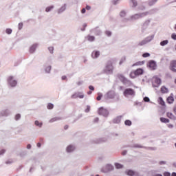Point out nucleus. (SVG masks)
Returning a JSON list of instances; mask_svg holds the SVG:
<instances>
[{
    "instance_id": "21",
    "label": "nucleus",
    "mask_w": 176,
    "mask_h": 176,
    "mask_svg": "<svg viewBox=\"0 0 176 176\" xmlns=\"http://www.w3.org/2000/svg\"><path fill=\"white\" fill-rule=\"evenodd\" d=\"M123 118V116H118L116 118L113 120V123L115 124H119L120 122H122V118Z\"/></svg>"
},
{
    "instance_id": "48",
    "label": "nucleus",
    "mask_w": 176,
    "mask_h": 176,
    "mask_svg": "<svg viewBox=\"0 0 176 176\" xmlns=\"http://www.w3.org/2000/svg\"><path fill=\"white\" fill-rule=\"evenodd\" d=\"M12 32H13V30L10 28H7L6 30V34H8V35H10V34H12Z\"/></svg>"
},
{
    "instance_id": "52",
    "label": "nucleus",
    "mask_w": 176,
    "mask_h": 176,
    "mask_svg": "<svg viewBox=\"0 0 176 176\" xmlns=\"http://www.w3.org/2000/svg\"><path fill=\"white\" fill-rule=\"evenodd\" d=\"M21 118V114L17 113L16 115H15V120H20Z\"/></svg>"
},
{
    "instance_id": "57",
    "label": "nucleus",
    "mask_w": 176,
    "mask_h": 176,
    "mask_svg": "<svg viewBox=\"0 0 176 176\" xmlns=\"http://www.w3.org/2000/svg\"><path fill=\"white\" fill-rule=\"evenodd\" d=\"M85 112L86 113H89V112H90V106L89 105L87 106V108L85 109Z\"/></svg>"
},
{
    "instance_id": "45",
    "label": "nucleus",
    "mask_w": 176,
    "mask_h": 176,
    "mask_svg": "<svg viewBox=\"0 0 176 176\" xmlns=\"http://www.w3.org/2000/svg\"><path fill=\"white\" fill-rule=\"evenodd\" d=\"M25 155H27V152L22 151L18 155V156H20V157H24L25 156Z\"/></svg>"
},
{
    "instance_id": "35",
    "label": "nucleus",
    "mask_w": 176,
    "mask_h": 176,
    "mask_svg": "<svg viewBox=\"0 0 176 176\" xmlns=\"http://www.w3.org/2000/svg\"><path fill=\"white\" fill-rule=\"evenodd\" d=\"M130 2L133 3L132 8H137V6H138V2H137V0H131Z\"/></svg>"
},
{
    "instance_id": "4",
    "label": "nucleus",
    "mask_w": 176,
    "mask_h": 176,
    "mask_svg": "<svg viewBox=\"0 0 176 176\" xmlns=\"http://www.w3.org/2000/svg\"><path fill=\"white\" fill-rule=\"evenodd\" d=\"M140 75H144V69L138 68L136 70L130 73V78L132 79H135L137 76H140Z\"/></svg>"
},
{
    "instance_id": "56",
    "label": "nucleus",
    "mask_w": 176,
    "mask_h": 176,
    "mask_svg": "<svg viewBox=\"0 0 176 176\" xmlns=\"http://www.w3.org/2000/svg\"><path fill=\"white\" fill-rule=\"evenodd\" d=\"M23 22H21L19 23L18 28H19V31L23 30Z\"/></svg>"
},
{
    "instance_id": "10",
    "label": "nucleus",
    "mask_w": 176,
    "mask_h": 176,
    "mask_svg": "<svg viewBox=\"0 0 176 176\" xmlns=\"http://www.w3.org/2000/svg\"><path fill=\"white\" fill-rule=\"evenodd\" d=\"M147 67L151 69V71H155L157 68V63L155 60H150L147 63Z\"/></svg>"
},
{
    "instance_id": "22",
    "label": "nucleus",
    "mask_w": 176,
    "mask_h": 176,
    "mask_svg": "<svg viewBox=\"0 0 176 176\" xmlns=\"http://www.w3.org/2000/svg\"><path fill=\"white\" fill-rule=\"evenodd\" d=\"M74 151H75V146L72 144L67 146L66 148V152H67V153H71V152H74Z\"/></svg>"
},
{
    "instance_id": "30",
    "label": "nucleus",
    "mask_w": 176,
    "mask_h": 176,
    "mask_svg": "<svg viewBox=\"0 0 176 176\" xmlns=\"http://www.w3.org/2000/svg\"><path fill=\"white\" fill-rule=\"evenodd\" d=\"M63 118L61 117H54V118H52L50 120V123H54V122H57L58 120H62Z\"/></svg>"
},
{
    "instance_id": "8",
    "label": "nucleus",
    "mask_w": 176,
    "mask_h": 176,
    "mask_svg": "<svg viewBox=\"0 0 176 176\" xmlns=\"http://www.w3.org/2000/svg\"><path fill=\"white\" fill-rule=\"evenodd\" d=\"M127 147L128 148H139L148 149L149 151H156L157 149V148H156V147H146V146H142L139 144L129 145Z\"/></svg>"
},
{
    "instance_id": "24",
    "label": "nucleus",
    "mask_w": 176,
    "mask_h": 176,
    "mask_svg": "<svg viewBox=\"0 0 176 176\" xmlns=\"http://www.w3.org/2000/svg\"><path fill=\"white\" fill-rule=\"evenodd\" d=\"M67 10V4H64L58 10V14H61V13H63Z\"/></svg>"
},
{
    "instance_id": "31",
    "label": "nucleus",
    "mask_w": 176,
    "mask_h": 176,
    "mask_svg": "<svg viewBox=\"0 0 176 176\" xmlns=\"http://www.w3.org/2000/svg\"><path fill=\"white\" fill-rule=\"evenodd\" d=\"M160 120L162 123H170V120L168 118H166L164 117H161Z\"/></svg>"
},
{
    "instance_id": "53",
    "label": "nucleus",
    "mask_w": 176,
    "mask_h": 176,
    "mask_svg": "<svg viewBox=\"0 0 176 176\" xmlns=\"http://www.w3.org/2000/svg\"><path fill=\"white\" fill-rule=\"evenodd\" d=\"M143 100L144 102H151V99L148 96H145Z\"/></svg>"
},
{
    "instance_id": "32",
    "label": "nucleus",
    "mask_w": 176,
    "mask_h": 176,
    "mask_svg": "<svg viewBox=\"0 0 176 176\" xmlns=\"http://www.w3.org/2000/svg\"><path fill=\"white\" fill-rule=\"evenodd\" d=\"M144 64H145V60L138 61L132 65V67H135L137 65H144Z\"/></svg>"
},
{
    "instance_id": "12",
    "label": "nucleus",
    "mask_w": 176,
    "mask_h": 176,
    "mask_svg": "<svg viewBox=\"0 0 176 176\" xmlns=\"http://www.w3.org/2000/svg\"><path fill=\"white\" fill-rule=\"evenodd\" d=\"M125 174L129 176H141L140 173L133 170V169H127L125 170Z\"/></svg>"
},
{
    "instance_id": "50",
    "label": "nucleus",
    "mask_w": 176,
    "mask_h": 176,
    "mask_svg": "<svg viewBox=\"0 0 176 176\" xmlns=\"http://www.w3.org/2000/svg\"><path fill=\"white\" fill-rule=\"evenodd\" d=\"M120 17H125L126 16V11L122 10L120 12Z\"/></svg>"
},
{
    "instance_id": "9",
    "label": "nucleus",
    "mask_w": 176,
    "mask_h": 176,
    "mask_svg": "<svg viewBox=\"0 0 176 176\" xmlns=\"http://www.w3.org/2000/svg\"><path fill=\"white\" fill-rule=\"evenodd\" d=\"M98 113L101 116H104V118H108V116H109V111H108V109H104L102 107L98 109Z\"/></svg>"
},
{
    "instance_id": "58",
    "label": "nucleus",
    "mask_w": 176,
    "mask_h": 176,
    "mask_svg": "<svg viewBox=\"0 0 176 176\" xmlns=\"http://www.w3.org/2000/svg\"><path fill=\"white\" fill-rule=\"evenodd\" d=\"M163 175L164 176H171V173L168 171H165L164 173H163Z\"/></svg>"
},
{
    "instance_id": "16",
    "label": "nucleus",
    "mask_w": 176,
    "mask_h": 176,
    "mask_svg": "<svg viewBox=\"0 0 176 176\" xmlns=\"http://www.w3.org/2000/svg\"><path fill=\"white\" fill-rule=\"evenodd\" d=\"M107 100H112L115 98V91H109L107 94L106 96H104Z\"/></svg>"
},
{
    "instance_id": "1",
    "label": "nucleus",
    "mask_w": 176,
    "mask_h": 176,
    "mask_svg": "<svg viewBox=\"0 0 176 176\" xmlns=\"http://www.w3.org/2000/svg\"><path fill=\"white\" fill-rule=\"evenodd\" d=\"M113 62L111 60H108L103 69V74L106 75H112L113 74Z\"/></svg>"
},
{
    "instance_id": "54",
    "label": "nucleus",
    "mask_w": 176,
    "mask_h": 176,
    "mask_svg": "<svg viewBox=\"0 0 176 176\" xmlns=\"http://www.w3.org/2000/svg\"><path fill=\"white\" fill-rule=\"evenodd\" d=\"M158 164L160 166H164V165L167 164V162L166 161H160Z\"/></svg>"
},
{
    "instance_id": "64",
    "label": "nucleus",
    "mask_w": 176,
    "mask_h": 176,
    "mask_svg": "<svg viewBox=\"0 0 176 176\" xmlns=\"http://www.w3.org/2000/svg\"><path fill=\"white\" fill-rule=\"evenodd\" d=\"M5 152H6V149H2L0 151V155H3L5 153Z\"/></svg>"
},
{
    "instance_id": "13",
    "label": "nucleus",
    "mask_w": 176,
    "mask_h": 176,
    "mask_svg": "<svg viewBox=\"0 0 176 176\" xmlns=\"http://www.w3.org/2000/svg\"><path fill=\"white\" fill-rule=\"evenodd\" d=\"M176 60H172L170 62L169 65V69L172 72L176 74Z\"/></svg>"
},
{
    "instance_id": "7",
    "label": "nucleus",
    "mask_w": 176,
    "mask_h": 176,
    "mask_svg": "<svg viewBox=\"0 0 176 176\" xmlns=\"http://www.w3.org/2000/svg\"><path fill=\"white\" fill-rule=\"evenodd\" d=\"M118 79L125 86H131L132 83L130 80H128L122 74H120L118 76Z\"/></svg>"
},
{
    "instance_id": "23",
    "label": "nucleus",
    "mask_w": 176,
    "mask_h": 176,
    "mask_svg": "<svg viewBox=\"0 0 176 176\" xmlns=\"http://www.w3.org/2000/svg\"><path fill=\"white\" fill-rule=\"evenodd\" d=\"M159 10V8H153L150 10L149 11L145 12L146 16H148V14H155V13H157V11Z\"/></svg>"
},
{
    "instance_id": "33",
    "label": "nucleus",
    "mask_w": 176,
    "mask_h": 176,
    "mask_svg": "<svg viewBox=\"0 0 176 176\" xmlns=\"http://www.w3.org/2000/svg\"><path fill=\"white\" fill-rule=\"evenodd\" d=\"M115 167L116 168H117V170H119L120 168H123L124 166L123 164H120V163H115Z\"/></svg>"
},
{
    "instance_id": "51",
    "label": "nucleus",
    "mask_w": 176,
    "mask_h": 176,
    "mask_svg": "<svg viewBox=\"0 0 176 176\" xmlns=\"http://www.w3.org/2000/svg\"><path fill=\"white\" fill-rule=\"evenodd\" d=\"M48 50L51 54H53L54 53V47H49Z\"/></svg>"
},
{
    "instance_id": "5",
    "label": "nucleus",
    "mask_w": 176,
    "mask_h": 176,
    "mask_svg": "<svg viewBox=\"0 0 176 176\" xmlns=\"http://www.w3.org/2000/svg\"><path fill=\"white\" fill-rule=\"evenodd\" d=\"M154 38H155V34L148 36L146 37L144 39H143L142 41L139 42L138 43V46H144V45L149 43V42H152V41H153Z\"/></svg>"
},
{
    "instance_id": "19",
    "label": "nucleus",
    "mask_w": 176,
    "mask_h": 176,
    "mask_svg": "<svg viewBox=\"0 0 176 176\" xmlns=\"http://www.w3.org/2000/svg\"><path fill=\"white\" fill-rule=\"evenodd\" d=\"M9 115H10V110L9 109H4L0 112V116H2V117L3 116L8 117L9 116Z\"/></svg>"
},
{
    "instance_id": "49",
    "label": "nucleus",
    "mask_w": 176,
    "mask_h": 176,
    "mask_svg": "<svg viewBox=\"0 0 176 176\" xmlns=\"http://www.w3.org/2000/svg\"><path fill=\"white\" fill-rule=\"evenodd\" d=\"M124 61H126V56H124L121 58V60H120L119 65H122Z\"/></svg>"
},
{
    "instance_id": "29",
    "label": "nucleus",
    "mask_w": 176,
    "mask_h": 176,
    "mask_svg": "<svg viewBox=\"0 0 176 176\" xmlns=\"http://www.w3.org/2000/svg\"><path fill=\"white\" fill-rule=\"evenodd\" d=\"M161 93L162 94H167L168 93V88L166 87V86H162L161 87Z\"/></svg>"
},
{
    "instance_id": "17",
    "label": "nucleus",
    "mask_w": 176,
    "mask_h": 176,
    "mask_svg": "<svg viewBox=\"0 0 176 176\" xmlns=\"http://www.w3.org/2000/svg\"><path fill=\"white\" fill-rule=\"evenodd\" d=\"M38 45L39 44L36 43L33 44L32 46H30L29 48V53H30V54H34V53H35V52L36 51V48Z\"/></svg>"
},
{
    "instance_id": "11",
    "label": "nucleus",
    "mask_w": 176,
    "mask_h": 176,
    "mask_svg": "<svg viewBox=\"0 0 176 176\" xmlns=\"http://www.w3.org/2000/svg\"><path fill=\"white\" fill-rule=\"evenodd\" d=\"M153 79H154V82H152L153 87H159V86L162 85V78L155 76L153 77Z\"/></svg>"
},
{
    "instance_id": "42",
    "label": "nucleus",
    "mask_w": 176,
    "mask_h": 176,
    "mask_svg": "<svg viewBox=\"0 0 176 176\" xmlns=\"http://www.w3.org/2000/svg\"><path fill=\"white\" fill-rule=\"evenodd\" d=\"M142 57L146 58L147 57H151V54L149 52H144L142 54Z\"/></svg>"
},
{
    "instance_id": "28",
    "label": "nucleus",
    "mask_w": 176,
    "mask_h": 176,
    "mask_svg": "<svg viewBox=\"0 0 176 176\" xmlns=\"http://www.w3.org/2000/svg\"><path fill=\"white\" fill-rule=\"evenodd\" d=\"M166 116H167V118H168L169 119H172L173 120H175V119H176L175 116H174V114H173V113H171V112H167Z\"/></svg>"
},
{
    "instance_id": "39",
    "label": "nucleus",
    "mask_w": 176,
    "mask_h": 176,
    "mask_svg": "<svg viewBox=\"0 0 176 176\" xmlns=\"http://www.w3.org/2000/svg\"><path fill=\"white\" fill-rule=\"evenodd\" d=\"M34 124H35V126H37L38 127H40V128L42 127V126H43V123L39 122L38 120H36L34 122Z\"/></svg>"
},
{
    "instance_id": "60",
    "label": "nucleus",
    "mask_w": 176,
    "mask_h": 176,
    "mask_svg": "<svg viewBox=\"0 0 176 176\" xmlns=\"http://www.w3.org/2000/svg\"><path fill=\"white\" fill-rule=\"evenodd\" d=\"M86 27H87V23H84L82 25V28H81V31H86Z\"/></svg>"
},
{
    "instance_id": "25",
    "label": "nucleus",
    "mask_w": 176,
    "mask_h": 176,
    "mask_svg": "<svg viewBox=\"0 0 176 176\" xmlns=\"http://www.w3.org/2000/svg\"><path fill=\"white\" fill-rule=\"evenodd\" d=\"M92 58H98L100 57V51H94L91 53Z\"/></svg>"
},
{
    "instance_id": "44",
    "label": "nucleus",
    "mask_w": 176,
    "mask_h": 176,
    "mask_svg": "<svg viewBox=\"0 0 176 176\" xmlns=\"http://www.w3.org/2000/svg\"><path fill=\"white\" fill-rule=\"evenodd\" d=\"M101 142H105V139L100 138L96 141V144H101Z\"/></svg>"
},
{
    "instance_id": "61",
    "label": "nucleus",
    "mask_w": 176,
    "mask_h": 176,
    "mask_svg": "<svg viewBox=\"0 0 176 176\" xmlns=\"http://www.w3.org/2000/svg\"><path fill=\"white\" fill-rule=\"evenodd\" d=\"M120 1V0H113L112 3H113V5H118Z\"/></svg>"
},
{
    "instance_id": "36",
    "label": "nucleus",
    "mask_w": 176,
    "mask_h": 176,
    "mask_svg": "<svg viewBox=\"0 0 176 176\" xmlns=\"http://www.w3.org/2000/svg\"><path fill=\"white\" fill-rule=\"evenodd\" d=\"M87 39L89 42H94V41H96V37L94 36L88 35Z\"/></svg>"
},
{
    "instance_id": "20",
    "label": "nucleus",
    "mask_w": 176,
    "mask_h": 176,
    "mask_svg": "<svg viewBox=\"0 0 176 176\" xmlns=\"http://www.w3.org/2000/svg\"><path fill=\"white\" fill-rule=\"evenodd\" d=\"M106 170H104V168H102L101 171H102V173H108V171H112L113 170V166H112L111 164H107Z\"/></svg>"
},
{
    "instance_id": "38",
    "label": "nucleus",
    "mask_w": 176,
    "mask_h": 176,
    "mask_svg": "<svg viewBox=\"0 0 176 176\" xmlns=\"http://www.w3.org/2000/svg\"><path fill=\"white\" fill-rule=\"evenodd\" d=\"M158 0H149L148 1V6H153L157 2Z\"/></svg>"
},
{
    "instance_id": "62",
    "label": "nucleus",
    "mask_w": 176,
    "mask_h": 176,
    "mask_svg": "<svg viewBox=\"0 0 176 176\" xmlns=\"http://www.w3.org/2000/svg\"><path fill=\"white\" fill-rule=\"evenodd\" d=\"M89 89L91 91H94V90H95L94 86H93V85H89Z\"/></svg>"
},
{
    "instance_id": "63",
    "label": "nucleus",
    "mask_w": 176,
    "mask_h": 176,
    "mask_svg": "<svg viewBox=\"0 0 176 176\" xmlns=\"http://www.w3.org/2000/svg\"><path fill=\"white\" fill-rule=\"evenodd\" d=\"M171 38L173 39V41H176V34L175 33H173L171 34Z\"/></svg>"
},
{
    "instance_id": "34",
    "label": "nucleus",
    "mask_w": 176,
    "mask_h": 176,
    "mask_svg": "<svg viewBox=\"0 0 176 176\" xmlns=\"http://www.w3.org/2000/svg\"><path fill=\"white\" fill-rule=\"evenodd\" d=\"M54 9V6H50L45 8V12L49 13V12H52Z\"/></svg>"
},
{
    "instance_id": "55",
    "label": "nucleus",
    "mask_w": 176,
    "mask_h": 176,
    "mask_svg": "<svg viewBox=\"0 0 176 176\" xmlns=\"http://www.w3.org/2000/svg\"><path fill=\"white\" fill-rule=\"evenodd\" d=\"M138 9L139 10H145V9H146V7H145V6H138Z\"/></svg>"
},
{
    "instance_id": "26",
    "label": "nucleus",
    "mask_w": 176,
    "mask_h": 176,
    "mask_svg": "<svg viewBox=\"0 0 176 176\" xmlns=\"http://www.w3.org/2000/svg\"><path fill=\"white\" fill-rule=\"evenodd\" d=\"M158 103L160 104V105H161L162 107H166V102H164V100H163V98L162 96H160L158 98Z\"/></svg>"
},
{
    "instance_id": "46",
    "label": "nucleus",
    "mask_w": 176,
    "mask_h": 176,
    "mask_svg": "<svg viewBox=\"0 0 176 176\" xmlns=\"http://www.w3.org/2000/svg\"><path fill=\"white\" fill-rule=\"evenodd\" d=\"M105 35H107V36H112V32L109 31V30H106L104 32Z\"/></svg>"
},
{
    "instance_id": "3",
    "label": "nucleus",
    "mask_w": 176,
    "mask_h": 176,
    "mask_svg": "<svg viewBox=\"0 0 176 176\" xmlns=\"http://www.w3.org/2000/svg\"><path fill=\"white\" fill-rule=\"evenodd\" d=\"M123 94L126 98L135 97V91L133 88H126L124 90Z\"/></svg>"
},
{
    "instance_id": "41",
    "label": "nucleus",
    "mask_w": 176,
    "mask_h": 176,
    "mask_svg": "<svg viewBox=\"0 0 176 176\" xmlns=\"http://www.w3.org/2000/svg\"><path fill=\"white\" fill-rule=\"evenodd\" d=\"M102 94L100 92L98 93V96L96 98L97 101H101V98H102Z\"/></svg>"
},
{
    "instance_id": "27",
    "label": "nucleus",
    "mask_w": 176,
    "mask_h": 176,
    "mask_svg": "<svg viewBox=\"0 0 176 176\" xmlns=\"http://www.w3.org/2000/svg\"><path fill=\"white\" fill-rule=\"evenodd\" d=\"M174 101H175L174 96H169L166 98V102H168V104H173Z\"/></svg>"
},
{
    "instance_id": "37",
    "label": "nucleus",
    "mask_w": 176,
    "mask_h": 176,
    "mask_svg": "<svg viewBox=\"0 0 176 176\" xmlns=\"http://www.w3.org/2000/svg\"><path fill=\"white\" fill-rule=\"evenodd\" d=\"M160 46H166V45H168V40H164L160 43Z\"/></svg>"
},
{
    "instance_id": "14",
    "label": "nucleus",
    "mask_w": 176,
    "mask_h": 176,
    "mask_svg": "<svg viewBox=\"0 0 176 176\" xmlns=\"http://www.w3.org/2000/svg\"><path fill=\"white\" fill-rule=\"evenodd\" d=\"M149 24H151V19L145 21L142 27V34H144L146 31L148 27H149Z\"/></svg>"
},
{
    "instance_id": "59",
    "label": "nucleus",
    "mask_w": 176,
    "mask_h": 176,
    "mask_svg": "<svg viewBox=\"0 0 176 176\" xmlns=\"http://www.w3.org/2000/svg\"><path fill=\"white\" fill-rule=\"evenodd\" d=\"M99 121H100V118L98 117H96L94 119L93 123H98Z\"/></svg>"
},
{
    "instance_id": "2",
    "label": "nucleus",
    "mask_w": 176,
    "mask_h": 176,
    "mask_svg": "<svg viewBox=\"0 0 176 176\" xmlns=\"http://www.w3.org/2000/svg\"><path fill=\"white\" fill-rule=\"evenodd\" d=\"M147 13L142 12L138 14H135L134 15L131 16L129 18H125L123 19L124 23H127V21H134L135 20H140V19H142V17H145Z\"/></svg>"
},
{
    "instance_id": "47",
    "label": "nucleus",
    "mask_w": 176,
    "mask_h": 176,
    "mask_svg": "<svg viewBox=\"0 0 176 176\" xmlns=\"http://www.w3.org/2000/svg\"><path fill=\"white\" fill-rule=\"evenodd\" d=\"M47 108V109H53V108H54V104L52 103H48Z\"/></svg>"
},
{
    "instance_id": "6",
    "label": "nucleus",
    "mask_w": 176,
    "mask_h": 176,
    "mask_svg": "<svg viewBox=\"0 0 176 176\" xmlns=\"http://www.w3.org/2000/svg\"><path fill=\"white\" fill-rule=\"evenodd\" d=\"M7 83L10 87H16V86H17V81L14 80V77L13 76H10L8 78Z\"/></svg>"
},
{
    "instance_id": "15",
    "label": "nucleus",
    "mask_w": 176,
    "mask_h": 176,
    "mask_svg": "<svg viewBox=\"0 0 176 176\" xmlns=\"http://www.w3.org/2000/svg\"><path fill=\"white\" fill-rule=\"evenodd\" d=\"M72 98H85V94L82 92H76L71 96Z\"/></svg>"
},
{
    "instance_id": "43",
    "label": "nucleus",
    "mask_w": 176,
    "mask_h": 176,
    "mask_svg": "<svg viewBox=\"0 0 176 176\" xmlns=\"http://www.w3.org/2000/svg\"><path fill=\"white\" fill-rule=\"evenodd\" d=\"M45 71L47 74H50V71H52V67L50 65L48 67H47L45 69Z\"/></svg>"
},
{
    "instance_id": "40",
    "label": "nucleus",
    "mask_w": 176,
    "mask_h": 176,
    "mask_svg": "<svg viewBox=\"0 0 176 176\" xmlns=\"http://www.w3.org/2000/svg\"><path fill=\"white\" fill-rule=\"evenodd\" d=\"M124 124L125 126H131V124H133V122L130 120H126L124 121Z\"/></svg>"
},
{
    "instance_id": "18",
    "label": "nucleus",
    "mask_w": 176,
    "mask_h": 176,
    "mask_svg": "<svg viewBox=\"0 0 176 176\" xmlns=\"http://www.w3.org/2000/svg\"><path fill=\"white\" fill-rule=\"evenodd\" d=\"M91 32H94V34L97 36H100L102 34V32L101 31V30L98 29V27H96L94 29H92L91 30Z\"/></svg>"
}]
</instances>
